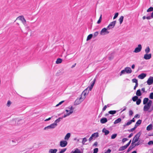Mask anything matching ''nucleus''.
I'll return each mask as SVG.
<instances>
[{
    "label": "nucleus",
    "mask_w": 153,
    "mask_h": 153,
    "mask_svg": "<svg viewBox=\"0 0 153 153\" xmlns=\"http://www.w3.org/2000/svg\"><path fill=\"white\" fill-rule=\"evenodd\" d=\"M107 106L106 105H105L104 107L102 109V111H105L106 110V108H107Z\"/></svg>",
    "instance_id": "4d7b16f0"
},
{
    "label": "nucleus",
    "mask_w": 153,
    "mask_h": 153,
    "mask_svg": "<svg viewBox=\"0 0 153 153\" xmlns=\"http://www.w3.org/2000/svg\"><path fill=\"white\" fill-rule=\"evenodd\" d=\"M64 102V101H62L60 102L58 104H57L56 105V107H57L59 106V105H61L62 104L63 102Z\"/></svg>",
    "instance_id": "a18cd8bd"
},
{
    "label": "nucleus",
    "mask_w": 153,
    "mask_h": 153,
    "mask_svg": "<svg viewBox=\"0 0 153 153\" xmlns=\"http://www.w3.org/2000/svg\"><path fill=\"white\" fill-rule=\"evenodd\" d=\"M151 57V54H146L144 55V58L146 60L149 59Z\"/></svg>",
    "instance_id": "4468645a"
},
{
    "label": "nucleus",
    "mask_w": 153,
    "mask_h": 153,
    "mask_svg": "<svg viewBox=\"0 0 153 153\" xmlns=\"http://www.w3.org/2000/svg\"><path fill=\"white\" fill-rule=\"evenodd\" d=\"M152 102V101L151 100H149L147 103L146 104H145L144 106L143 109V111H146L148 110L151 105Z\"/></svg>",
    "instance_id": "39448f33"
},
{
    "label": "nucleus",
    "mask_w": 153,
    "mask_h": 153,
    "mask_svg": "<svg viewBox=\"0 0 153 153\" xmlns=\"http://www.w3.org/2000/svg\"><path fill=\"white\" fill-rule=\"evenodd\" d=\"M153 11V7H150L147 10V12H149Z\"/></svg>",
    "instance_id": "79ce46f5"
},
{
    "label": "nucleus",
    "mask_w": 153,
    "mask_h": 153,
    "mask_svg": "<svg viewBox=\"0 0 153 153\" xmlns=\"http://www.w3.org/2000/svg\"><path fill=\"white\" fill-rule=\"evenodd\" d=\"M142 49V46L140 44L138 45L137 47L135 48L134 52L135 53H137L140 52Z\"/></svg>",
    "instance_id": "6e6552de"
},
{
    "label": "nucleus",
    "mask_w": 153,
    "mask_h": 153,
    "mask_svg": "<svg viewBox=\"0 0 153 153\" xmlns=\"http://www.w3.org/2000/svg\"><path fill=\"white\" fill-rule=\"evenodd\" d=\"M111 150L110 149H108L104 153H110Z\"/></svg>",
    "instance_id": "3c124183"
},
{
    "label": "nucleus",
    "mask_w": 153,
    "mask_h": 153,
    "mask_svg": "<svg viewBox=\"0 0 153 153\" xmlns=\"http://www.w3.org/2000/svg\"><path fill=\"white\" fill-rule=\"evenodd\" d=\"M18 18L22 21V22L24 25H26V21L23 16H20Z\"/></svg>",
    "instance_id": "9b49d317"
},
{
    "label": "nucleus",
    "mask_w": 153,
    "mask_h": 153,
    "mask_svg": "<svg viewBox=\"0 0 153 153\" xmlns=\"http://www.w3.org/2000/svg\"><path fill=\"white\" fill-rule=\"evenodd\" d=\"M138 98V97L137 96H134L132 98V100L133 101H136Z\"/></svg>",
    "instance_id": "f704fd0d"
},
{
    "label": "nucleus",
    "mask_w": 153,
    "mask_h": 153,
    "mask_svg": "<svg viewBox=\"0 0 153 153\" xmlns=\"http://www.w3.org/2000/svg\"><path fill=\"white\" fill-rule=\"evenodd\" d=\"M136 94L138 96H140L141 95L140 90V89L138 90L137 91Z\"/></svg>",
    "instance_id": "bb28decb"
},
{
    "label": "nucleus",
    "mask_w": 153,
    "mask_h": 153,
    "mask_svg": "<svg viewBox=\"0 0 153 153\" xmlns=\"http://www.w3.org/2000/svg\"><path fill=\"white\" fill-rule=\"evenodd\" d=\"M150 51V49L149 47H147L145 49V52L146 53H148Z\"/></svg>",
    "instance_id": "72a5a7b5"
},
{
    "label": "nucleus",
    "mask_w": 153,
    "mask_h": 153,
    "mask_svg": "<svg viewBox=\"0 0 153 153\" xmlns=\"http://www.w3.org/2000/svg\"><path fill=\"white\" fill-rule=\"evenodd\" d=\"M140 117V115L138 114H136L134 116V118H139Z\"/></svg>",
    "instance_id": "6e6d98bb"
},
{
    "label": "nucleus",
    "mask_w": 153,
    "mask_h": 153,
    "mask_svg": "<svg viewBox=\"0 0 153 153\" xmlns=\"http://www.w3.org/2000/svg\"><path fill=\"white\" fill-rule=\"evenodd\" d=\"M132 123V122L130 120L128 121L126 123H125V124H124L123 126L124 128H125L126 126H128L130 125H131Z\"/></svg>",
    "instance_id": "f3484780"
},
{
    "label": "nucleus",
    "mask_w": 153,
    "mask_h": 153,
    "mask_svg": "<svg viewBox=\"0 0 153 153\" xmlns=\"http://www.w3.org/2000/svg\"><path fill=\"white\" fill-rule=\"evenodd\" d=\"M99 34V32L98 31H97L95 32L93 34V36L94 38L96 37L97 36H98Z\"/></svg>",
    "instance_id": "c9c22d12"
},
{
    "label": "nucleus",
    "mask_w": 153,
    "mask_h": 153,
    "mask_svg": "<svg viewBox=\"0 0 153 153\" xmlns=\"http://www.w3.org/2000/svg\"><path fill=\"white\" fill-rule=\"evenodd\" d=\"M121 121V119L120 118H118L116 119L114 122V124H116L120 123Z\"/></svg>",
    "instance_id": "4be33fe9"
},
{
    "label": "nucleus",
    "mask_w": 153,
    "mask_h": 153,
    "mask_svg": "<svg viewBox=\"0 0 153 153\" xmlns=\"http://www.w3.org/2000/svg\"><path fill=\"white\" fill-rule=\"evenodd\" d=\"M102 131L103 132L105 133V135H107L109 133V131L108 130H106L105 128H104L102 129Z\"/></svg>",
    "instance_id": "b1692460"
},
{
    "label": "nucleus",
    "mask_w": 153,
    "mask_h": 153,
    "mask_svg": "<svg viewBox=\"0 0 153 153\" xmlns=\"http://www.w3.org/2000/svg\"><path fill=\"white\" fill-rule=\"evenodd\" d=\"M66 150V148L62 149L59 152V153H64Z\"/></svg>",
    "instance_id": "a19ab883"
},
{
    "label": "nucleus",
    "mask_w": 153,
    "mask_h": 153,
    "mask_svg": "<svg viewBox=\"0 0 153 153\" xmlns=\"http://www.w3.org/2000/svg\"><path fill=\"white\" fill-rule=\"evenodd\" d=\"M128 139L126 138H124L122 140V142L123 143H124L126 141H127L128 140Z\"/></svg>",
    "instance_id": "864d4df0"
},
{
    "label": "nucleus",
    "mask_w": 153,
    "mask_h": 153,
    "mask_svg": "<svg viewBox=\"0 0 153 153\" xmlns=\"http://www.w3.org/2000/svg\"><path fill=\"white\" fill-rule=\"evenodd\" d=\"M71 136V134L70 133H68L65 136L64 139L65 140H68L69 138Z\"/></svg>",
    "instance_id": "aec40b11"
},
{
    "label": "nucleus",
    "mask_w": 153,
    "mask_h": 153,
    "mask_svg": "<svg viewBox=\"0 0 153 153\" xmlns=\"http://www.w3.org/2000/svg\"><path fill=\"white\" fill-rule=\"evenodd\" d=\"M68 143L66 140L61 141L60 142L59 145L62 147H65L67 145Z\"/></svg>",
    "instance_id": "9d476101"
},
{
    "label": "nucleus",
    "mask_w": 153,
    "mask_h": 153,
    "mask_svg": "<svg viewBox=\"0 0 153 153\" xmlns=\"http://www.w3.org/2000/svg\"><path fill=\"white\" fill-rule=\"evenodd\" d=\"M87 139L86 137H84L82 139V143L83 145L85 144V143L87 141Z\"/></svg>",
    "instance_id": "2f4dec72"
},
{
    "label": "nucleus",
    "mask_w": 153,
    "mask_h": 153,
    "mask_svg": "<svg viewBox=\"0 0 153 153\" xmlns=\"http://www.w3.org/2000/svg\"><path fill=\"white\" fill-rule=\"evenodd\" d=\"M11 104V102L10 100H8L7 102V105L8 107H9L10 106V105Z\"/></svg>",
    "instance_id": "49530a36"
},
{
    "label": "nucleus",
    "mask_w": 153,
    "mask_h": 153,
    "mask_svg": "<svg viewBox=\"0 0 153 153\" xmlns=\"http://www.w3.org/2000/svg\"><path fill=\"white\" fill-rule=\"evenodd\" d=\"M101 20H102V15H101L100 17V18L99 19V20L97 21V24H100L101 22Z\"/></svg>",
    "instance_id": "c03bdc74"
},
{
    "label": "nucleus",
    "mask_w": 153,
    "mask_h": 153,
    "mask_svg": "<svg viewBox=\"0 0 153 153\" xmlns=\"http://www.w3.org/2000/svg\"><path fill=\"white\" fill-rule=\"evenodd\" d=\"M63 118V117H60L58 118V119L56 120L54 123H53L52 124H54L55 126L56 127L57 126V123H59L60 121V120L61 119H62Z\"/></svg>",
    "instance_id": "f8f14e48"
},
{
    "label": "nucleus",
    "mask_w": 153,
    "mask_h": 153,
    "mask_svg": "<svg viewBox=\"0 0 153 153\" xmlns=\"http://www.w3.org/2000/svg\"><path fill=\"white\" fill-rule=\"evenodd\" d=\"M134 118H133L132 119V120H131V122H132H132H135V119H134Z\"/></svg>",
    "instance_id": "052dcab7"
},
{
    "label": "nucleus",
    "mask_w": 153,
    "mask_h": 153,
    "mask_svg": "<svg viewBox=\"0 0 153 153\" xmlns=\"http://www.w3.org/2000/svg\"><path fill=\"white\" fill-rule=\"evenodd\" d=\"M92 36H93V35H92V34H90L89 35H88V36L87 37V38L86 40L87 41H88L89 40L91 39V38H92Z\"/></svg>",
    "instance_id": "7c9ffc66"
},
{
    "label": "nucleus",
    "mask_w": 153,
    "mask_h": 153,
    "mask_svg": "<svg viewBox=\"0 0 153 153\" xmlns=\"http://www.w3.org/2000/svg\"><path fill=\"white\" fill-rule=\"evenodd\" d=\"M107 122V120L106 118L104 117L101 119L100 120V122L101 123L104 124Z\"/></svg>",
    "instance_id": "dca6fc26"
},
{
    "label": "nucleus",
    "mask_w": 153,
    "mask_h": 153,
    "mask_svg": "<svg viewBox=\"0 0 153 153\" xmlns=\"http://www.w3.org/2000/svg\"><path fill=\"white\" fill-rule=\"evenodd\" d=\"M54 124H53L52 123L44 128V130H49L53 129L55 128L56 127L55 126Z\"/></svg>",
    "instance_id": "0eeeda50"
},
{
    "label": "nucleus",
    "mask_w": 153,
    "mask_h": 153,
    "mask_svg": "<svg viewBox=\"0 0 153 153\" xmlns=\"http://www.w3.org/2000/svg\"><path fill=\"white\" fill-rule=\"evenodd\" d=\"M98 151V149L97 148H95L94 150L93 153H97Z\"/></svg>",
    "instance_id": "09e8293b"
},
{
    "label": "nucleus",
    "mask_w": 153,
    "mask_h": 153,
    "mask_svg": "<svg viewBox=\"0 0 153 153\" xmlns=\"http://www.w3.org/2000/svg\"><path fill=\"white\" fill-rule=\"evenodd\" d=\"M135 143H133V142H132V143L131 144V145L130 146L131 147H132V148H134L136 145H138V144H135Z\"/></svg>",
    "instance_id": "e433bc0d"
},
{
    "label": "nucleus",
    "mask_w": 153,
    "mask_h": 153,
    "mask_svg": "<svg viewBox=\"0 0 153 153\" xmlns=\"http://www.w3.org/2000/svg\"><path fill=\"white\" fill-rule=\"evenodd\" d=\"M131 141V140H130L126 145H125L127 148L130 144Z\"/></svg>",
    "instance_id": "5fc2aeb1"
},
{
    "label": "nucleus",
    "mask_w": 153,
    "mask_h": 153,
    "mask_svg": "<svg viewBox=\"0 0 153 153\" xmlns=\"http://www.w3.org/2000/svg\"><path fill=\"white\" fill-rule=\"evenodd\" d=\"M152 125L151 124L148 126L146 128V130L147 131H150L152 129Z\"/></svg>",
    "instance_id": "a878e982"
},
{
    "label": "nucleus",
    "mask_w": 153,
    "mask_h": 153,
    "mask_svg": "<svg viewBox=\"0 0 153 153\" xmlns=\"http://www.w3.org/2000/svg\"><path fill=\"white\" fill-rule=\"evenodd\" d=\"M149 151L151 152L152 153H153V149H150L149 150Z\"/></svg>",
    "instance_id": "774afa93"
},
{
    "label": "nucleus",
    "mask_w": 153,
    "mask_h": 153,
    "mask_svg": "<svg viewBox=\"0 0 153 153\" xmlns=\"http://www.w3.org/2000/svg\"><path fill=\"white\" fill-rule=\"evenodd\" d=\"M118 13H116L114 15V16L113 18V19H115L118 16Z\"/></svg>",
    "instance_id": "de8ad7c7"
},
{
    "label": "nucleus",
    "mask_w": 153,
    "mask_h": 153,
    "mask_svg": "<svg viewBox=\"0 0 153 153\" xmlns=\"http://www.w3.org/2000/svg\"><path fill=\"white\" fill-rule=\"evenodd\" d=\"M51 119V117H49V118H48V119H45V121H48L50 120Z\"/></svg>",
    "instance_id": "69168bd1"
},
{
    "label": "nucleus",
    "mask_w": 153,
    "mask_h": 153,
    "mask_svg": "<svg viewBox=\"0 0 153 153\" xmlns=\"http://www.w3.org/2000/svg\"><path fill=\"white\" fill-rule=\"evenodd\" d=\"M147 83L149 85H151L153 83V77H150L147 81Z\"/></svg>",
    "instance_id": "ddd939ff"
},
{
    "label": "nucleus",
    "mask_w": 153,
    "mask_h": 153,
    "mask_svg": "<svg viewBox=\"0 0 153 153\" xmlns=\"http://www.w3.org/2000/svg\"><path fill=\"white\" fill-rule=\"evenodd\" d=\"M124 19V17L123 16H122L120 17L119 19V21L120 22V24H121L123 22V19Z\"/></svg>",
    "instance_id": "c85d7f7f"
},
{
    "label": "nucleus",
    "mask_w": 153,
    "mask_h": 153,
    "mask_svg": "<svg viewBox=\"0 0 153 153\" xmlns=\"http://www.w3.org/2000/svg\"><path fill=\"white\" fill-rule=\"evenodd\" d=\"M140 136V134L139 133L137 134L133 140V143H135L137 142Z\"/></svg>",
    "instance_id": "1a4fd4ad"
},
{
    "label": "nucleus",
    "mask_w": 153,
    "mask_h": 153,
    "mask_svg": "<svg viewBox=\"0 0 153 153\" xmlns=\"http://www.w3.org/2000/svg\"><path fill=\"white\" fill-rule=\"evenodd\" d=\"M146 74L142 73L138 76V78L141 79H143L146 76Z\"/></svg>",
    "instance_id": "2eb2a0df"
},
{
    "label": "nucleus",
    "mask_w": 153,
    "mask_h": 153,
    "mask_svg": "<svg viewBox=\"0 0 153 153\" xmlns=\"http://www.w3.org/2000/svg\"><path fill=\"white\" fill-rule=\"evenodd\" d=\"M91 136L94 138H96L99 137V133L98 132H96L92 134Z\"/></svg>",
    "instance_id": "6ab92c4d"
},
{
    "label": "nucleus",
    "mask_w": 153,
    "mask_h": 153,
    "mask_svg": "<svg viewBox=\"0 0 153 153\" xmlns=\"http://www.w3.org/2000/svg\"><path fill=\"white\" fill-rule=\"evenodd\" d=\"M65 111L66 113L62 117L63 118H65L66 117L70 115L73 113L74 109L73 106L70 105L68 107H66Z\"/></svg>",
    "instance_id": "f03ea898"
},
{
    "label": "nucleus",
    "mask_w": 153,
    "mask_h": 153,
    "mask_svg": "<svg viewBox=\"0 0 153 153\" xmlns=\"http://www.w3.org/2000/svg\"><path fill=\"white\" fill-rule=\"evenodd\" d=\"M117 136V134H113L111 135V139H114Z\"/></svg>",
    "instance_id": "58836bf2"
},
{
    "label": "nucleus",
    "mask_w": 153,
    "mask_h": 153,
    "mask_svg": "<svg viewBox=\"0 0 153 153\" xmlns=\"http://www.w3.org/2000/svg\"><path fill=\"white\" fill-rule=\"evenodd\" d=\"M137 127H135V126H134V128L131 129V131H133Z\"/></svg>",
    "instance_id": "13d9d810"
},
{
    "label": "nucleus",
    "mask_w": 153,
    "mask_h": 153,
    "mask_svg": "<svg viewBox=\"0 0 153 153\" xmlns=\"http://www.w3.org/2000/svg\"><path fill=\"white\" fill-rule=\"evenodd\" d=\"M62 62V59L60 58H58L56 62V64H59L61 63Z\"/></svg>",
    "instance_id": "c756f323"
},
{
    "label": "nucleus",
    "mask_w": 153,
    "mask_h": 153,
    "mask_svg": "<svg viewBox=\"0 0 153 153\" xmlns=\"http://www.w3.org/2000/svg\"><path fill=\"white\" fill-rule=\"evenodd\" d=\"M149 145H153V140H151L149 141L148 143Z\"/></svg>",
    "instance_id": "8fccbe9b"
},
{
    "label": "nucleus",
    "mask_w": 153,
    "mask_h": 153,
    "mask_svg": "<svg viewBox=\"0 0 153 153\" xmlns=\"http://www.w3.org/2000/svg\"><path fill=\"white\" fill-rule=\"evenodd\" d=\"M132 72V70L129 67H126L124 69L122 70L120 74V76H121L123 74H124L126 73L127 74H130Z\"/></svg>",
    "instance_id": "7ed1b4c3"
},
{
    "label": "nucleus",
    "mask_w": 153,
    "mask_h": 153,
    "mask_svg": "<svg viewBox=\"0 0 153 153\" xmlns=\"http://www.w3.org/2000/svg\"><path fill=\"white\" fill-rule=\"evenodd\" d=\"M57 151L56 149H51L49 150V153H56Z\"/></svg>",
    "instance_id": "a211bd4d"
},
{
    "label": "nucleus",
    "mask_w": 153,
    "mask_h": 153,
    "mask_svg": "<svg viewBox=\"0 0 153 153\" xmlns=\"http://www.w3.org/2000/svg\"><path fill=\"white\" fill-rule=\"evenodd\" d=\"M149 98L150 99H153V92H152L150 93Z\"/></svg>",
    "instance_id": "ea45409f"
},
{
    "label": "nucleus",
    "mask_w": 153,
    "mask_h": 153,
    "mask_svg": "<svg viewBox=\"0 0 153 153\" xmlns=\"http://www.w3.org/2000/svg\"><path fill=\"white\" fill-rule=\"evenodd\" d=\"M117 112V111L115 110H113V111H108V113L111 114H115L116 112Z\"/></svg>",
    "instance_id": "473e14b6"
},
{
    "label": "nucleus",
    "mask_w": 153,
    "mask_h": 153,
    "mask_svg": "<svg viewBox=\"0 0 153 153\" xmlns=\"http://www.w3.org/2000/svg\"><path fill=\"white\" fill-rule=\"evenodd\" d=\"M133 135V134L132 133H131L128 136V138H130Z\"/></svg>",
    "instance_id": "680f3d73"
},
{
    "label": "nucleus",
    "mask_w": 153,
    "mask_h": 153,
    "mask_svg": "<svg viewBox=\"0 0 153 153\" xmlns=\"http://www.w3.org/2000/svg\"><path fill=\"white\" fill-rule=\"evenodd\" d=\"M141 102V100L140 99H138L136 101V104L137 105L140 104Z\"/></svg>",
    "instance_id": "4c0bfd02"
},
{
    "label": "nucleus",
    "mask_w": 153,
    "mask_h": 153,
    "mask_svg": "<svg viewBox=\"0 0 153 153\" xmlns=\"http://www.w3.org/2000/svg\"><path fill=\"white\" fill-rule=\"evenodd\" d=\"M127 148V147H126V146L125 145L123 146L120 147L119 149V150L120 151H123Z\"/></svg>",
    "instance_id": "cd10ccee"
},
{
    "label": "nucleus",
    "mask_w": 153,
    "mask_h": 153,
    "mask_svg": "<svg viewBox=\"0 0 153 153\" xmlns=\"http://www.w3.org/2000/svg\"><path fill=\"white\" fill-rule=\"evenodd\" d=\"M93 138V137H92V136H91V137H90L89 139V141H91L92 140Z\"/></svg>",
    "instance_id": "e2e57ef3"
},
{
    "label": "nucleus",
    "mask_w": 153,
    "mask_h": 153,
    "mask_svg": "<svg viewBox=\"0 0 153 153\" xmlns=\"http://www.w3.org/2000/svg\"><path fill=\"white\" fill-rule=\"evenodd\" d=\"M145 88H142L141 89V91H143V93L145 92Z\"/></svg>",
    "instance_id": "0e129e2a"
},
{
    "label": "nucleus",
    "mask_w": 153,
    "mask_h": 153,
    "mask_svg": "<svg viewBox=\"0 0 153 153\" xmlns=\"http://www.w3.org/2000/svg\"><path fill=\"white\" fill-rule=\"evenodd\" d=\"M72 153H81L80 150L78 149H76L74 150H73L72 151Z\"/></svg>",
    "instance_id": "393cba45"
},
{
    "label": "nucleus",
    "mask_w": 153,
    "mask_h": 153,
    "mask_svg": "<svg viewBox=\"0 0 153 153\" xmlns=\"http://www.w3.org/2000/svg\"><path fill=\"white\" fill-rule=\"evenodd\" d=\"M138 86V83H136L135 84V85L134 87V90H135L136 87H137Z\"/></svg>",
    "instance_id": "bf43d9fd"
},
{
    "label": "nucleus",
    "mask_w": 153,
    "mask_h": 153,
    "mask_svg": "<svg viewBox=\"0 0 153 153\" xmlns=\"http://www.w3.org/2000/svg\"><path fill=\"white\" fill-rule=\"evenodd\" d=\"M129 115L130 116L132 115L133 114V112L131 110H130L129 112Z\"/></svg>",
    "instance_id": "603ef678"
},
{
    "label": "nucleus",
    "mask_w": 153,
    "mask_h": 153,
    "mask_svg": "<svg viewBox=\"0 0 153 153\" xmlns=\"http://www.w3.org/2000/svg\"><path fill=\"white\" fill-rule=\"evenodd\" d=\"M142 120H139L137 121L136 123L135 126V127H137L139 125H140L141 123Z\"/></svg>",
    "instance_id": "412c9836"
},
{
    "label": "nucleus",
    "mask_w": 153,
    "mask_h": 153,
    "mask_svg": "<svg viewBox=\"0 0 153 153\" xmlns=\"http://www.w3.org/2000/svg\"><path fill=\"white\" fill-rule=\"evenodd\" d=\"M116 23V22L115 21L111 22L107 27V29H108L109 30L112 29L115 26Z\"/></svg>",
    "instance_id": "423d86ee"
},
{
    "label": "nucleus",
    "mask_w": 153,
    "mask_h": 153,
    "mask_svg": "<svg viewBox=\"0 0 153 153\" xmlns=\"http://www.w3.org/2000/svg\"><path fill=\"white\" fill-rule=\"evenodd\" d=\"M79 139H77L76 138H74V140H77V142H79Z\"/></svg>",
    "instance_id": "338daca9"
},
{
    "label": "nucleus",
    "mask_w": 153,
    "mask_h": 153,
    "mask_svg": "<svg viewBox=\"0 0 153 153\" xmlns=\"http://www.w3.org/2000/svg\"><path fill=\"white\" fill-rule=\"evenodd\" d=\"M109 29H107V27L103 28L101 30L100 34L101 35L104 36L108 34L109 33V31H108Z\"/></svg>",
    "instance_id": "20e7f679"
},
{
    "label": "nucleus",
    "mask_w": 153,
    "mask_h": 153,
    "mask_svg": "<svg viewBox=\"0 0 153 153\" xmlns=\"http://www.w3.org/2000/svg\"><path fill=\"white\" fill-rule=\"evenodd\" d=\"M132 82L134 83H135L136 84V83H138L137 80L135 78L132 79Z\"/></svg>",
    "instance_id": "37998d69"
},
{
    "label": "nucleus",
    "mask_w": 153,
    "mask_h": 153,
    "mask_svg": "<svg viewBox=\"0 0 153 153\" xmlns=\"http://www.w3.org/2000/svg\"><path fill=\"white\" fill-rule=\"evenodd\" d=\"M96 78L94 79L93 80L91 83L90 86H88L86 89H85L82 93L81 97L77 99L75 102V104L77 105L81 103L85 98V96L87 95L90 91L92 89L93 86H94Z\"/></svg>",
    "instance_id": "f257e3e1"
},
{
    "label": "nucleus",
    "mask_w": 153,
    "mask_h": 153,
    "mask_svg": "<svg viewBox=\"0 0 153 153\" xmlns=\"http://www.w3.org/2000/svg\"><path fill=\"white\" fill-rule=\"evenodd\" d=\"M149 99L148 98H145L143 100V104L144 105L146 104L149 101Z\"/></svg>",
    "instance_id": "5701e85b"
}]
</instances>
